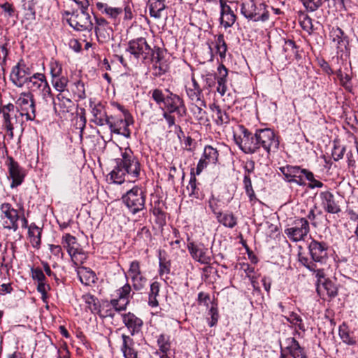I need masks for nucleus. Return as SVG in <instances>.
<instances>
[{"label": "nucleus", "instance_id": "obj_7", "mask_svg": "<svg viewBox=\"0 0 358 358\" xmlns=\"http://www.w3.org/2000/svg\"><path fill=\"white\" fill-rule=\"evenodd\" d=\"M16 112L21 110L20 115H25L27 120L32 121L36 118V105L34 94L31 92L20 93L16 101Z\"/></svg>", "mask_w": 358, "mask_h": 358}, {"label": "nucleus", "instance_id": "obj_55", "mask_svg": "<svg viewBox=\"0 0 358 358\" xmlns=\"http://www.w3.org/2000/svg\"><path fill=\"white\" fill-rule=\"evenodd\" d=\"M301 17L303 18L300 20V25L304 31L310 34L313 31V20L307 14H303Z\"/></svg>", "mask_w": 358, "mask_h": 358}, {"label": "nucleus", "instance_id": "obj_50", "mask_svg": "<svg viewBox=\"0 0 358 358\" xmlns=\"http://www.w3.org/2000/svg\"><path fill=\"white\" fill-rule=\"evenodd\" d=\"M322 285L327 291V294L329 297L334 298L338 295V288L332 280L324 279L322 281Z\"/></svg>", "mask_w": 358, "mask_h": 358}, {"label": "nucleus", "instance_id": "obj_21", "mask_svg": "<svg viewBox=\"0 0 358 358\" xmlns=\"http://www.w3.org/2000/svg\"><path fill=\"white\" fill-rule=\"evenodd\" d=\"M122 320L131 336H134L141 331L143 322L141 318L137 317L134 313L128 312L122 314Z\"/></svg>", "mask_w": 358, "mask_h": 358}, {"label": "nucleus", "instance_id": "obj_57", "mask_svg": "<svg viewBox=\"0 0 358 358\" xmlns=\"http://www.w3.org/2000/svg\"><path fill=\"white\" fill-rule=\"evenodd\" d=\"M215 110L214 112L217 116L216 122L217 124H227L229 122V115L224 111H222L218 106H214Z\"/></svg>", "mask_w": 358, "mask_h": 358}, {"label": "nucleus", "instance_id": "obj_27", "mask_svg": "<svg viewBox=\"0 0 358 358\" xmlns=\"http://www.w3.org/2000/svg\"><path fill=\"white\" fill-rule=\"evenodd\" d=\"M121 351L124 358H138V352L134 348V341L129 336L122 334Z\"/></svg>", "mask_w": 358, "mask_h": 358}, {"label": "nucleus", "instance_id": "obj_48", "mask_svg": "<svg viewBox=\"0 0 358 358\" xmlns=\"http://www.w3.org/2000/svg\"><path fill=\"white\" fill-rule=\"evenodd\" d=\"M169 336L165 334H160L157 337V343L160 352H168L171 348Z\"/></svg>", "mask_w": 358, "mask_h": 358}, {"label": "nucleus", "instance_id": "obj_63", "mask_svg": "<svg viewBox=\"0 0 358 358\" xmlns=\"http://www.w3.org/2000/svg\"><path fill=\"white\" fill-rule=\"evenodd\" d=\"M345 152V147H341L338 145L334 144L332 150L331 155L334 161H338L343 157Z\"/></svg>", "mask_w": 358, "mask_h": 358}, {"label": "nucleus", "instance_id": "obj_34", "mask_svg": "<svg viewBox=\"0 0 358 358\" xmlns=\"http://www.w3.org/2000/svg\"><path fill=\"white\" fill-rule=\"evenodd\" d=\"M36 0H22V7L24 11V16L27 20L34 21L36 19Z\"/></svg>", "mask_w": 358, "mask_h": 358}, {"label": "nucleus", "instance_id": "obj_62", "mask_svg": "<svg viewBox=\"0 0 358 358\" xmlns=\"http://www.w3.org/2000/svg\"><path fill=\"white\" fill-rule=\"evenodd\" d=\"M37 291L41 294V299L43 301L48 298V290L50 289V287L46 283L45 280L43 282H38Z\"/></svg>", "mask_w": 358, "mask_h": 358}, {"label": "nucleus", "instance_id": "obj_29", "mask_svg": "<svg viewBox=\"0 0 358 358\" xmlns=\"http://www.w3.org/2000/svg\"><path fill=\"white\" fill-rule=\"evenodd\" d=\"M221 24L225 27H231L236 20V16L231 7L227 4H221Z\"/></svg>", "mask_w": 358, "mask_h": 358}, {"label": "nucleus", "instance_id": "obj_2", "mask_svg": "<svg viewBox=\"0 0 358 358\" xmlns=\"http://www.w3.org/2000/svg\"><path fill=\"white\" fill-rule=\"evenodd\" d=\"M122 201L128 211L136 215L145 209L146 192L142 187L134 186L122 196Z\"/></svg>", "mask_w": 358, "mask_h": 358}, {"label": "nucleus", "instance_id": "obj_22", "mask_svg": "<svg viewBox=\"0 0 358 358\" xmlns=\"http://www.w3.org/2000/svg\"><path fill=\"white\" fill-rule=\"evenodd\" d=\"M61 243L72 259L76 258L78 255H84L83 250L77 242L76 238L70 234H65L62 236Z\"/></svg>", "mask_w": 358, "mask_h": 358}, {"label": "nucleus", "instance_id": "obj_56", "mask_svg": "<svg viewBox=\"0 0 358 358\" xmlns=\"http://www.w3.org/2000/svg\"><path fill=\"white\" fill-rule=\"evenodd\" d=\"M131 281L133 288L136 291H140L145 287L148 280L145 275H143L138 278H134V279L131 280Z\"/></svg>", "mask_w": 358, "mask_h": 358}, {"label": "nucleus", "instance_id": "obj_42", "mask_svg": "<svg viewBox=\"0 0 358 358\" xmlns=\"http://www.w3.org/2000/svg\"><path fill=\"white\" fill-rule=\"evenodd\" d=\"M245 172H247L248 173L245 174L243 178L244 188L245 190V193L248 196L250 200L252 201L255 199H256V196L253 190L251 179L249 175V173L252 172V170H250L249 169L245 167Z\"/></svg>", "mask_w": 358, "mask_h": 358}, {"label": "nucleus", "instance_id": "obj_52", "mask_svg": "<svg viewBox=\"0 0 358 358\" xmlns=\"http://www.w3.org/2000/svg\"><path fill=\"white\" fill-rule=\"evenodd\" d=\"M303 5L309 12L317 10L323 3V0H301Z\"/></svg>", "mask_w": 358, "mask_h": 358}, {"label": "nucleus", "instance_id": "obj_33", "mask_svg": "<svg viewBox=\"0 0 358 358\" xmlns=\"http://www.w3.org/2000/svg\"><path fill=\"white\" fill-rule=\"evenodd\" d=\"M149 13L152 17L159 19L166 6L164 0H148Z\"/></svg>", "mask_w": 358, "mask_h": 358}, {"label": "nucleus", "instance_id": "obj_44", "mask_svg": "<svg viewBox=\"0 0 358 358\" xmlns=\"http://www.w3.org/2000/svg\"><path fill=\"white\" fill-rule=\"evenodd\" d=\"M217 218L220 223L229 228L234 227L237 223L236 218L233 214L222 215L221 213H218Z\"/></svg>", "mask_w": 358, "mask_h": 358}, {"label": "nucleus", "instance_id": "obj_45", "mask_svg": "<svg viewBox=\"0 0 358 358\" xmlns=\"http://www.w3.org/2000/svg\"><path fill=\"white\" fill-rule=\"evenodd\" d=\"M127 273L131 280L144 275L141 269L140 262L138 260H134L130 262Z\"/></svg>", "mask_w": 358, "mask_h": 358}, {"label": "nucleus", "instance_id": "obj_58", "mask_svg": "<svg viewBox=\"0 0 358 358\" xmlns=\"http://www.w3.org/2000/svg\"><path fill=\"white\" fill-rule=\"evenodd\" d=\"M31 276L34 280L37 282H43L46 280V277L42 269L39 267L31 268Z\"/></svg>", "mask_w": 358, "mask_h": 358}, {"label": "nucleus", "instance_id": "obj_32", "mask_svg": "<svg viewBox=\"0 0 358 358\" xmlns=\"http://www.w3.org/2000/svg\"><path fill=\"white\" fill-rule=\"evenodd\" d=\"M78 275L82 284L85 285H90L97 280L95 273L90 268L82 267L78 271Z\"/></svg>", "mask_w": 358, "mask_h": 358}, {"label": "nucleus", "instance_id": "obj_20", "mask_svg": "<svg viewBox=\"0 0 358 358\" xmlns=\"http://www.w3.org/2000/svg\"><path fill=\"white\" fill-rule=\"evenodd\" d=\"M90 106L93 117L91 119V122L100 127L106 125L110 115H108L105 106L101 102L98 103H92L91 102Z\"/></svg>", "mask_w": 358, "mask_h": 358}, {"label": "nucleus", "instance_id": "obj_31", "mask_svg": "<svg viewBox=\"0 0 358 358\" xmlns=\"http://www.w3.org/2000/svg\"><path fill=\"white\" fill-rule=\"evenodd\" d=\"M96 6L101 13L112 19H116L123 12L122 7H112L103 2H96Z\"/></svg>", "mask_w": 358, "mask_h": 358}, {"label": "nucleus", "instance_id": "obj_4", "mask_svg": "<svg viewBox=\"0 0 358 358\" xmlns=\"http://www.w3.org/2000/svg\"><path fill=\"white\" fill-rule=\"evenodd\" d=\"M264 3L249 0L243 2L241 8V14L248 20L253 22H266L269 18V13Z\"/></svg>", "mask_w": 358, "mask_h": 358}, {"label": "nucleus", "instance_id": "obj_43", "mask_svg": "<svg viewBox=\"0 0 358 358\" xmlns=\"http://www.w3.org/2000/svg\"><path fill=\"white\" fill-rule=\"evenodd\" d=\"M85 303L87 304L88 308L92 313L100 311V304L98 299L92 294H86L83 296Z\"/></svg>", "mask_w": 358, "mask_h": 358}, {"label": "nucleus", "instance_id": "obj_51", "mask_svg": "<svg viewBox=\"0 0 358 358\" xmlns=\"http://www.w3.org/2000/svg\"><path fill=\"white\" fill-rule=\"evenodd\" d=\"M195 173L193 171H191V178L189 182L188 185L187 186V189L189 192V196H194L196 198H199V188L197 187L196 185V179L195 176Z\"/></svg>", "mask_w": 358, "mask_h": 358}, {"label": "nucleus", "instance_id": "obj_12", "mask_svg": "<svg viewBox=\"0 0 358 358\" xmlns=\"http://www.w3.org/2000/svg\"><path fill=\"white\" fill-rule=\"evenodd\" d=\"M126 51L135 59L145 61L150 58L151 48L145 38L140 37L129 41Z\"/></svg>", "mask_w": 358, "mask_h": 358}, {"label": "nucleus", "instance_id": "obj_23", "mask_svg": "<svg viewBox=\"0 0 358 358\" xmlns=\"http://www.w3.org/2000/svg\"><path fill=\"white\" fill-rule=\"evenodd\" d=\"M320 197L322 201V206L326 212L332 214H337L341 212L338 201L336 200L334 195L331 192H321Z\"/></svg>", "mask_w": 358, "mask_h": 358}, {"label": "nucleus", "instance_id": "obj_40", "mask_svg": "<svg viewBox=\"0 0 358 358\" xmlns=\"http://www.w3.org/2000/svg\"><path fill=\"white\" fill-rule=\"evenodd\" d=\"M71 90L73 95L79 99L86 98L85 88L84 83L80 80H77L71 85Z\"/></svg>", "mask_w": 358, "mask_h": 358}, {"label": "nucleus", "instance_id": "obj_41", "mask_svg": "<svg viewBox=\"0 0 358 358\" xmlns=\"http://www.w3.org/2000/svg\"><path fill=\"white\" fill-rule=\"evenodd\" d=\"M51 83L57 91L63 92L66 90L69 79L63 74L59 76V77H53L51 78Z\"/></svg>", "mask_w": 358, "mask_h": 358}, {"label": "nucleus", "instance_id": "obj_30", "mask_svg": "<svg viewBox=\"0 0 358 358\" xmlns=\"http://www.w3.org/2000/svg\"><path fill=\"white\" fill-rule=\"evenodd\" d=\"M47 81L46 76L42 73H35L29 77L28 81L26 83L29 92L39 90Z\"/></svg>", "mask_w": 358, "mask_h": 358}, {"label": "nucleus", "instance_id": "obj_11", "mask_svg": "<svg viewBox=\"0 0 358 358\" xmlns=\"http://www.w3.org/2000/svg\"><path fill=\"white\" fill-rule=\"evenodd\" d=\"M185 88L187 95L191 101V110L195 115H200L201 111V90L200 85L195 78L194 72L192 73L191 81L187 83Z\"/></svg>", "mask_w": 358, "mask_h": 358}, {"label": "nucleus", "instance_id": "obj_1", "mask_svg": "<svg viewBox=\"0 0 358 358\" xmlns=\"http://www.w3.org/2000/svg\"><path fill=\"white\" fill-rule=\"evenodd\" d=\"M116 166L109 173L112 182L121 185L125 181V176L127 174L134 180L140 178L141 165L131 148H127L121 153V158L115 159Z\"/></svg>", "mask_w": 358, "mask_h": 358}, {"label": "nucleus", "instance_id": "obj_24", "mask_svg": "<svg viewBox=\"0 0 358 358\" xmlns=\"http://www.w3.org/2000/svg\"><path fill=\"white\" fill-rule=\"evenodd\" d=\"M166 203L160 197L156 196L153 202L150 203V212L155 217V222L159 226L166 224Z\"/></svg>", "mask_w": 358, "mask_h": 358}, {"label": "nucleus", "instance_id": "obj_59", "mask_svg": "<svg viewBox=\"0 0 358 358\" xmlns=\"http://www.w3.org/2000/svg\"><path fill=\"white\" fill-rule=\"evenodd\" d=\"M299 261L303 266H305L309 271H315V270L316 262H314L311 258L310 259L308 257L302 256L299 254Z\"/></svg>", "mask_w": 358, "mask_h": 358}, {"label": "nucleus", "instance_id": "obj_19", "mask_svg": "<svg viewBox=\"0 0 358 358\" xmlns=\"http://www.w3.org/2000/svg\"><path fill=\"white\" fill-rule=\"evenodd\" d=\"M96 26L94 31L99 43H103L108 41L113 35V30L109 22L103 17L94 16Z\"/></svg>", "mask_w": 358, "mask_h": 358}, {"label": "nucleus", "instance_id": "obj_38", "mask_svg": "<svg viewBox=\"0 0 358 358\" xmlns=\"http://www.w3.org/2000/svg\"><path fill=\"white\" fill-rule=\"evenodd\" d=\"M218 71L220 73V77L217 78V92L223 96L227 91V77L228 75V70L224 65H220L218 66Z\"/></svg>", "mask_w": 358, "mask_h": 358}, {"label": "nucleus", "instance_id": "obj_36", "mask_svg": "<svg viewBox=\"0 0 358 358\" xmlns=\"http://www.w3.org/2000/svg\"><path fill=\"white\" fill-rule=\"evenodd\" d=\"M279 169L284 176L285 180L288 182H292L298 176L297 173H301L302 169L299 166L287 165L280 167Z\"/></svg>", "mask_w": 358, "mask_h": 358}, {"label": "nucleus", "instance_id": "obj_61", "mask_svg": "<svg viewBox=\"0 0 358 358\" xmlns=\"http://www.w3.org/2000/svg\"><path fill=\"white\" fill-rule=\"evenodd\" d=\"M149 59H151L153 64L155 65L158 64V63H161L162 59V51L161 48H157L155 50L151 48Z\"/></svg>", "mask_w": 358, "mask_h": 358}, {"label": "nucleus", "instance_id": "obj_35", "mask_svg": "<svg viewBox=\"0 0 358 358\" xmlns=\"http://www.w3.org/2000/svg\"><path fill=\"white\" fill-rule=\"evenodd\" d=\"M338 334L343 343L348 345H355L356 344V338L353 336L348 326L343 322L339 326Z\"/></svg>", "mask_w": 358, "mask_h": 358}, {"label": "nucleus", "instance_id": "obj_39", "mask_svg": "<svg viewBox=\"0 0 358 358\" xmlns=\"http://www.w3.org/2000/svg\"><path fill=\"white\" fill-rule=\"evenodd\" d=\"M159 287H160V284L157 281H155L150 285L148 304L150 306H151L152 308L157 307L159 305L157 297L159 295Z\"/></svg>", "mask_w": 358, "mask_h": 358}, {"label": "nucleus", "instance_id": "obj_14", "mask_svg": "<svg viewBox=\"0 0 358 358\" xmlns=\"http://www.w3.org/2000/svg\"><path fill=\"white\" fill-rule=\"evenodd\" d=\"M308 253L310 258L317 263L324 264L327 262L328 257V244L324 241H319L312 238L308 245Z\"/></svg>", "mask_w": 358, "mask_h": 358}, {"label": "nucleus", "instance_id": "obj_16", "mask_svg": "<svg viewBox=\"0 0 358 358\" xmlns=\"http://www.w3.org/2000/svg\"><path fill=\"white\" fill-rule=\"evenodd\" d=\"M6 164L8 166L9 178L12 180L10 187L13 189L21 185L26 176L23 168L11 156L7 157Z\"/></svg>", "mask_w": 358, "mask_h": 358}, {"label": "nucleus", "instance_id": "obj_6", "mask_svg": "<svg viewBox=\"0 0 358 358\" xmlns=\"http://www.w3.org/2000/svg\"><path fill=\"white\" fill-rule=\"evenodd\" d=\"M134 118L129 111H124V115H110L108 122L111 133L122 135L127 138L131 137V130L129 127L134 124Z\"/></svg>", "mask_w": 358, "mask_h": 358}, {"label": "nucleus", "instance_id": "obj_15", "mask_svg": "<svg viewBox=\"0 0 358 358\" xmlns=\"http://www.w3.org/2000/svg\"><path fill=\"white\" fill-rule=\"evenodd\" d=\"M29 76H31V70L21 59L13 66L10 80L15 87L21 88L28 81Z\"/></svg>", "mask_w": 358, "mask_h": 358}, {"label": "nucleus", "instance_id": "obj_5", "mask_svg": "<svg viewBox=\"0 0 358 358\" xmlns=\"http://www.w3.org/2000/svg\"><path fill=\"white\" fill-rule=\"evenodd\" d=\"M239 135L234 133V139L238 148L245 154H253L259 150L257 132L252 134L243 125L238 126Z\"/></svg>", "mask_w": 358, "mask_h": 358}, {"label": "nucleus", "instance_id": "obj_46", "mask_svg": "<svg viewBox=\"0 0 358 358\" xmlns=\"http://www.w3.org/2000/svg\"><path fill=\"white\" fill-rule=\"evenodd\" d=\"M219 319V313L217 308V304L212 303L208 310L206 320L208 325L212 327L217 324Z\"/></svg>", "mask_w": 358, "mask_h": 358}, {"label": "nucleus", "instance_id": "obj_53", "mask_svg": "<svg viewBox=\"0 0 358 358\" xmlns=\"http://www.w3.org/2000/svg\"><path fill=\"white\" fill-rule=\"evenodd\" d=\"M39 91L43 99L48 101V99H51L55 103V98L48 80L44 83V85L41 87Z\"/></svg>", "mask_w": 358, "mask_h": 358}, {"label": "nucleus", "instance_id": "obj_17", "mask_svg": "<svg viewBox=\"0 0 358 358\" xmlns=\"http://www.w3.org/2000/svg\"><path fill=\"white\" fill-rule=\"evenodd\" d=\"M131 287L129 283L117 289V299L110 300V303L117 312L125 310L129 303Z\"/></svg>", "mask_w": 358, "mask_h": 358}, {"label": "nucleus", "instance_id": "obj_26", "mask_svg": "<svg viewBox=\"0 0 358 358\" xmlns=\"http://www.w3.org/2000/svg\"><path fill=\"white\" fill-rule=\"evenodd\" d=\"M285 342L287 344L286 349L293 358H308L305 349L294 338H288Z\"/></svg>", "mask_w": 358, "mask_h": 358}, {"label": "nucleus", "instance_id": "obj_8", "mask_svg": "<svg viewBox=\"0 0 358 358\" xmlns=\"http://www.w3.org/2000/svg\"><path fill=\"white\" fill-rule=\"evenodd\" d=\"M257 141L259 150L262 148L268 155L279 148V141L273 130L269 128L257 129Z\"/></svg>", "mask_w": 358, "mask_h": 358}, {"label": "nucleus", "instance_id": "obj_18", "mask_svg": "<svg viewBox=\"0 0 358 358\" xmlns=\"http://www.w3.org/2000/svg\"><path fill=\"white\" fill-rule=\"evenodd\" d=\"M164 112L176 113L178 117H182L186 114V108L183 100L177 94L170 93L166 96V101L164 103Z\"/></svg>", "mask_w": 358, "mask_h": 358}, {"label": "nucleus", "instance_id": "obj_60", "mask_svg": "<svg viewBox=\"0 0 358 358\" xmlns=\"http://www.w3.org/2000/svg\"><path fill=\"white\" fill-rule=\"evenodd\" d=\"M122 8H123L124 11V20L129 21L132 20V18L134 17V14L132 11L133 6L130 5V3L129 1H124L123 2Z\"/></svg>", "mask_w": 358, "mask_h": 358}, {"label": "nucleus", "instance_id": "obj_47", "mask_svg": "<svg viewBox=\"0 0 358 358\" xmlns=\"http://www.w3.org/2000/svg\"><path fill=\"white\" fill-rule=\"evenodd\" d=\"M49 67L51 78L63 75L62 64L58 60L52 59L50 62Z\"/></svg>", "mask_w": 358, "mask_h": 358}, {"label": "nucleus", "instance_id": "obj_64", "mask_svg": "<svg viewBox=\"0 0 358 358\" xmlns=\"http://www.w3.org/2000/svg\"><path fill=\"white\" fill-rule=\"evenodd\" d=\"M152 98L158 105L160 106L161 104L164 103L166 96L163 94L161 90L155 89L152 92Z\"/></svg>", "mask_w": 358, "mask_h": 358}, {"label": "nucleus", "instance_id": "obj_49", "mask_svg": "<svg viewBox=\"0 0 358 358\" xmlns=\"http://www.w3.org/2000/svg\"><path fill=\"white\" fill-rule=\"evenodd\" d=\"M187 249L194 259L199 262H201V250L199 245L195 244L194 242L191 241L188 238Z\"/></svg>", "mask_w": 358, "mask_h": 358}, {"label": "nucleus", "instance_id": "obj_10", "mask_svg": "<svg viewBox=\"0 0 358 358\" xmlns=\"http://www.w3.org/2000/svg\"><path fill=\"white\" fill-rule=\"evenodd\" d=\"M1 218L3 220V227L8 230L17 231L19 229L18 220L20 215L10 203L4 202L0 205Z\"/></svg>", "mask_w": 358, "mask_h": 358}, {"label": "nucleus", "instance_id": "obj_3", "mask_svg": "<svg viewBox=\"0 0 358 358\" xmlns=\"http://www.w3.org/2000/svg\"><path fill=\"white\" fill-rule=\"evenodd\" d=\"M203 149V170L210 180L218 177L220 167L218 165L219 151L213 145L205 144Z\"/></svg>", "mask_w": 358, "mask_h": 358}, {"label": "nucleus", "instance_id": "obj_9", "mask_svg": "<svg viewBox=\"0 0 358 358\" xmlns=\"http://www.w3.org/2000/svg\"><path fill=\"white\" fill-rule=\"evenodd\" d=\"M65 14L66 15H71L67 22L75 30L91 31L93 29L94 25L88 10H81L80 13L76 11L72 13L66 11Z\"/></svg>", "mask_w": 358, "mask_h": 358}, {"label": "nucleus", "instance_id": "obj_37", "mask_svg": "<svg viewBox=\"0 0 358 358\" xmlns=\"http://www.w3.org/2000/svg\"><path fill=\"white\" fill-rule=\"evenodd\" d=\"M159 274L163 276L164 274H169L171 271V261L166 257V252L164 250H159Z\"/></svg>", "mask_w": 358, "mask_h": 358}, {"label": "nucleus", "instance_id": "obj_28", "mask_svg": "<svg viewBox=\"0 0 358 358\" xmlns=\"http://www.w3.org/2000/svg\"><path fill=\"white\" fill-rule=\"evenodd\" d=\"M42 229L38 227L34 222L29 224L28 227V237L33 248L39 249L41 245Z\"/></svg>", "mask_w": 358, "mask_h": 358}, {"label": "nucleus", "instance_id": "obj_13", "mask_svg": "<svg viewBox=\"0 0 358 358\" xmlns=\"http://www.w3.org/2000/svg\"><path fill=\"white\" fill-rule=\"evenodd\" d=\"M310 231L308 221L304 218L296 219L293 222V227L285 230V234L293 242H299L305 238Z\"/></svg>", "mask_w": 358, "mask_h": 358}, {"label": "nucleus", "instance_id": "obj_25", "mask_svg": "<svg viewBox=\"0 0 358 358\" xmlns=\"http://www.w3.org/2000/svg\"><path fill=\"white\" fill-rule=\"evenodd\" d=\"M15 106L11 103L0 107V114L3 117V127L14 125L17 122V114L15 113Z\"/></svg>", "mask_w": 358, "mask_h": 358}, {"label": "nucleus", "instance_id": "obj_54", "mask_svg": "<svg viewBox=\"0 0 358 358\" xmlns=\"http://www.w3.org/2000/svg\"><path fill=\"white\" fill-rule=\"evenodd\" d=\"M333 41L336 42L338 45H341L345 38L344 31L338 27H333L331 31Z\"/></svg>", "mask_w": 358, "mask_h": 358}]
</instances>
